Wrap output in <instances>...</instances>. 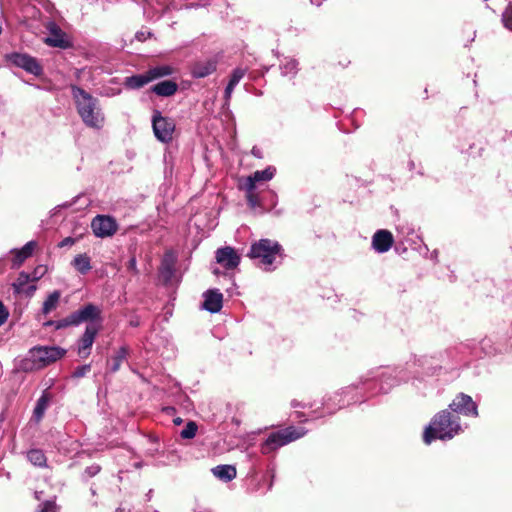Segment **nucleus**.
I'll return each instance as SVG.
<instances>
[{
    "label": "nucleus",
    "mask_w": 512,
    "mask_h": 512,
    "mask_svg": "<svg viewBox=\"0 0 512 512\" xmlns=\"http://www.w3.org/2000/svg\"><path fill=\"white\" fill-rule=\"evenodd\" d=\"M131 325H137L136 321L131 322Z\"/></svg>",
    "instance_id": "nucleus-51"
},
{
    "label": "nucleus",
    "mask_w": 512,
    "mask_h": 512,
    "mask_svg": "<svg viewBox=\"0 0 512 512\" xmlns=\"http://www.w3.org/2000/svg\"><path fill=\"white\" fill-rule=\"evenodd\" d=\"M174 71V68L170 65L155 66L147 70L151 78V81H154L162 77L170 76L174 73Z\"/></svg>",
    "instance_id": "nucleus-26"
},
{
    "label": "nucleus",
    "mask_w": 512,
    "mask_h": 512,
    "mask_svg": "<svg viewBox=\"0 0 512 512\" xmlns=\"http://www.w3.org/2000/svg\"><path fill=\"white\" fill-rule=\"evenodd\" d=\"M37 512H58V507L54 501L48 500L40 504Z\"/></svg>",
    "instance_id": "nucleus-35"
},
{
    "label": "nucleus",
    "mask_w": 512,
    "mask_h": 512,
    "mask_svg": "<svg viewBox=\"0 0 512 512\" xmlns=\"http://www.w3.org/2000/svg\"><path fill=\"white\" fill-rule=\"evenodd\" d=\"M68 326H74L73 323L70 322V315L64 319H61V320L55 322L56 329H61V328H65Z\"/></svg>",
    "instance_id": "nucleus-37"
},
{
    "label": "nucleus",
    "mask_w": 512,
    "mask_h": 512,
    "mask_svg": "<svg viewBox=\"0 0 512 512\" xmlns=\"http://www.w3.org/2000/svg\"><path fill=\"white\" fill-rule=\"evenodd\" d=\"M216 260L226 269H234L240 263V257L231 247L220 248L216 251Z\"/></svg>",
    "instance_id": "nucleus-12"
},
{
    "label": "nucleus",
    "mask_w": 512,
    "mask_h": 512,
    "mask_svg": "<svg viewBox=\"0 0 512 512\" xmlns=\"http://www.w3.org/2000/svg\"><path fill=\"white\" fill-rule=\"evenodd\" d=\"M131 325H137L136 321L131 322Z\"/></svg>",
    "instance_id": "nucleus-52"
},
{
    "label": "nucleus",
    "mask_w": 512,
    "mask_h": 512,
    "mask_svg": "<svg viewBox=\"0 0 512 512\" xmlns=\"http://www.w3.org/2000/svg\"><path fill=\"white\" fill-rule=\"evenodd\" d=\"M46 27L50 33V35L44 39L47 45L59 48L68 47L69 43L65 38V34L54 22H49Z\"/></svg>",
    "instance_id": "nucleus-13"
},
{
    "label": "nucleus",
    "mask_w": 512,
    "mask_h": 512,
    "mask_svg": "<svg viewBox=\"0 0 512 512\" xmlns=\"http://www.w3.org/2000/svg\"><path fill=\"white\" fill-rule=\"evenodd\" d=\"M66 351L56 346H40L34 347L29 351L31 360L37 367H44L61 359Z\"/></svg>",
    "instance_id": "nucleus-6"
},
{
    "label": "nucleus",
    "mask_w": 512,
    "mask_h": 512,
    "mask_svg": "<svg viewBox=\"0 0 512 512\" xmlns=\"http://www.w3.org/2000/svg\"><path fill=\"white\" fill-rule=\"evenodd\" d=\"M213 475L223 481H231L236 477V468L232 465H218L212 469Z\"/></svg>",
    "instance_id": "nucleus-23"
},
{
    "label": "nucleus",
    "mask_w": 512,
    "mask_h": 512,
    "mask_svg": "<svg viewBox=\"0 0 512 512\" xmlns=\"http://www.w3.org/2000/svg\"><path fill=\"white\" fill-rule=\"evenodd\" d=\"M71 91L77 112L84 124L90 128L101 129L104 125L105 117L98 99L75 85L71 86Z\"/></svg>",
    "instance_id": "nucleus-1"
},
{
    "label": "nucleus",
    "mask_w": 512,
    "mask_h": 512,
    "mask_svg": "<svg viewBox=\"0 0 512 512\" xmlns=\"http://www.w3.org/2000/svg\"><path fill=\"white\" fill-rule=\"evenodd\" d=\"M5 58L11 64L24 69L26 72L31 73L35 76H39L42 73V67L36 60V58L25 54L13 52L6 54Z\"/></svg>",
    "instance_id": "nucleus-7"
},
{
    "label": "nucleus",
    "mask_w": 512,
    "mask_h": 512,
    "mask_svg": "<svg viewBox=\"0 0 512 512\" xmlns=\"http://www.w3.org/2000/svg\"><path fill=\"white\" fill-rule=\"evenodd\" d=\"M178 90V85L172 80H164L155 84L151 91L158 96L170 97L174 95Z\"/></svg>",
    "instance_id": "nucleus-18"
},
{
    "label": "nucleus",
    "mask_w": 512,
    "mask_h": 512,
    "mask_svg": "<svg viewBox=\"0 0 512 512\" xmlns=\"http://www.w3.org/2000/svg\"><path fill=\"white\" fill-rule=\"evenodd\" d=\"M61 293L59 291L52 292L43 303L42 312L47 315L54 310L59 302Z\"/></svg>",
    "instance_id": "nucleus-28"
},
{
    "label": "nucleus",
    "mask_w": 512,
    "mask_h": 512,
    "mask_svg": "<svg viewBox=\"0 0 512 512\" xmlns=\"http://www.w3.org/2000/svg\"><path fill=\"white\" fill-rule=\"evenodd\" d=\"M173 422H174L175 425H180L182 423V419L178 417V418H175L173 420Z\"/></svg>",
    "instance_id": "nucleus-46"
},
{
    "label": "nucleus",
    "mask_w": 512,
    "mask_h": 512,
    "mask_svg": "<svg viewBox=\"0 0 512 512\" xmlns=\"http://www.w3.org/2000/svg\"><path fill=\"white\" fill-rule=\"evenodd\" d=\"M302 428L288 427L271 433L265 442L261 445L262 454H269L272 451L282 447L292 441H295L305 435Z\"/></svg>",
    "instance_id": "nucleus-4"
},
{
    "label": "nucleus",
    "mask_w": 512,
    "mask_h": 512,
    "mask_svg": "<svg viewBox=\"0 0 512 512\" xmlns=\"http://www.w3.org/2000/svg\"><path fill=\"white\" fill-rule=\"evenodd\" d=\"M398 231L403 234L405 237L406 236H409L411 233L414 232L413 228L409 227V226H405V225H402V226H398Z\"/></svg>",
    "instance_id": "nucleus-41"
},
{
    "label": "nucleus",
    "mask_w": 512,
    "mask_h": 512,
    "mask_svg": "<svg viewBox=\"0 0 512 512\" xmlns=\"http://www.w3.org/2000/svg\"><path fill=\"white\" fill-rule=\"evenodd\" d=\"M127 355H128L127 347H124V346L121 347L117 351L116 355L111 360L110 371L113 373L118 371L119 368L121 367L122 363L126 359Z\"/></svg>",
    "instance_id": "nucleus-29"
},
{
    "label": "nucleus",
    "mask_w": 512,
    "mask_h": 512,
    "mask_svg": "<svg viewBox=\"0 0 512 512\" xmlns=\"http://www.w3.org/2000/svg\"><path fill=\"white\" fill-rule=\"evenodd\" d=\"M459 417L448 410L437 413L426 427L423 440L430 444L434 439L450 440L462 431Z\"/></svg>",
    "instance_id": "nucleus-2"
},
{
    "label": "nucleus",
    "mask_w": 512,
    "mask_h": 512,
    "mask_svg": "<svg viewBox=\"0 0 512 512\" xmlns=\"http://www.w3.org/2000/svg\"><path fill=\"white\" fill-rule=\"evenodd\" d=\"M292 406H293V407H297V406H300V404H299V403H297V402L294 400V401L292 402Z\"/></svg>",
    "instance_id": "nucleus-48"
},
{
    "label": "nucleus",
    "mask_w": 512,
    "mask_h": 512,
    "mask_svg": "<svg viewBox=\"0 0 512 512\" xmlns=\"http://www.w3.org/2000/svg\"><path fill=\"white\" fill-rule=\"evenodd\" d=\"M100 330V324L90 323L86 326L82 337L78 341L77 353L81 358H87L91 353L92 345Z\"/></svg>",
    "instance_id": "nucleus-9"
},
{
    "label": "nucleus",
    "mask_w": 512,
    "mask_h": 512,
    "mask_svg": "<svg viewBox=\"0 0 512 512\" xmlns=\"http://www.w3.org/2000/svg\"><path fill=\"white\" fill-rule=\"evenodd\" d=\"M173 410H174V408H173V407H167V408L165 409V411H166L167 413H170V412H172Z\"/></svg>",
    "instance_id": "nucleus-47"
},
{
    "label": "nucleus",
    "mask_w": 512,
    "mask_h": 512,
    "mask_svg": "<svg viewBox=\"0 0 512 512\" xmlns=\"http://www.w3.org/2000/svg\"><path fill=\"white\" fill-rule=\"evenodd\" d=\"M197 425L195 422L190 421L186 424L185 428L181 431L180 436L183 439H192L195 437L197 432Z\"/></svg>",
    "instance_id": "nucleus-32"
},
{
    "label": "nucleus",
    "mask_w": 512,
    "mask_h": 512,
    "mask_svg": "<svg viewBox=\"0 0 512 512\" xmlns=\"http://www.w3.org/2000/svg\"><path fill=\"white\" fill-rule=\"evenodd\" d=\"M150 82H152L151 78H150L148 72L146 71L145 73H142V74H137V75H133L130 77H126L124 84L127 88L139 89Z\"/></svg>",
    "instance_id": "nucleus-22"
},
{
    "label": "nucleus",
    "mask_w": 512,
    "mask_h": 512,
    "mask_svg": "<svg viewBox=\"0 0 512 512\" xmlns=\"http://www.w3.org/2000/svg\"><path fill=\"white\" fill-rule=\"evenodd\" d=\"M381 390H382L383 392H387V390H388V389H387V388H385V387H383V385H382V386H381Z\"/></svg>",
    "instance_id": "nucleus-50"
},
{
    "label": "nucleus",
    "mask_w": 512,
    "mask_h": 512,
    "mask_svg": "<svg viewBox=\"0 0 512 512\" xmlns=\"http://www.w3.org/2000/svg\"><path fill=\"white\" fill-rule=\"evenodd\" d=\"M40 494H41V492H36V493H35V497H36V499H38V500L40 499Z\"/></svg>",
    "instance_id": "nucleus-49"
},
{
    "label": "nucleus",
    "mask_w": 512,
    "mask_h": 512,
    "mask_svg": "<svg viewBox=\"0 0 512 512\" xmlns=\"http://www.w3.org/2000/svg\"><path fill=\"white\" fill-rule=\"evenodd\" d=\"M176 262V257L173 252H166L160 266V273L165 280H170Z\"/></svg>",
    "instance_id": "nucleus-20"
},
{
    "label": "nucleus",
    "mask_w": 512,
    "mask_h": 512,
    "mask_svg": "<svg viewBox=\"0 0 512 512\" xmlns=\"http://www.w3.org/2000/svg\"><path fill=\"white\" fill-rule=\"evenodd\" d=\"M152 128L158 141L170 143L173 140L176 123L172 118L165 117L160 111L156 110L152 116Z\"/></svg>",
    "instance_id": "nucleus-5"
},
{
    "label": "nucleus",
    "mask_w": 512,
    "mask_h": 512,
    "mask_svg": "<svg viewBox=\"0 0 512 512\" xmlns=\"http://www.w3.org/2000/svg\"><path fill=\"white\" fill-rule=\"evenodd\" d=\"M74 268L81 274H86L91 270L90 258L86 254L77 255L73 262Z\"/></svg>",
    "instance_id": "nucleus-27"
},
{
    "label": "nucleus",
    "mask_w": 512,
    "mask_h": 512,
    "mask_svg": "<svg viewBox=\"0 0 512 512\" xmlns=\"http://www.w3.org/2000/svg\"><path fill=\"white\" fill-rule=\"evenodd\" d=\"M217 61L213 59L200 60L193 64L191 74L194 78H204L216 71Z\"/></svg>",
    "instance_id": "nucleus-15"
},
{
    "label": "nucleus",
    "mask_w": 512,
    "mask_h": 512,
    "mask_svg": "<svg viewBox=\"0 0 512 512\" xmlns=\"http://www.w3.org/2000/svg\"><path fill=\"white\" fill-rule=\"evenodd\" d=\"M101 315V309L94 304H87L82 308L76 310L75 312L70 314V322L73 323L74 326H78L83 322H92L95 320H99Z\"/></svg>",
    "instance_id": "nucleus-11"
},
{
    "label": "nucleus",
    "mask_w": 512,
    "mask_h": 512,
    "mask_svg": "<svg viewBox=\"0 0 512 512\" xmlns=\"http://www.w3.org/2000/svg\"><path fill=\"white\" fill-rule=\"evenodd\" d=\"M279 67L281 75L285 77H294L298 72V62L293 58L285 57Z\"/></svg>",
    "instance_id": "nucleus-24"
},
{
    "label": "nucleus",
    "mask_w": 512,
    "mask_h": 512,
    "mask_svg": "<svg viewBox=\"0 0 512 512\" xmlns=\"http://www.w3.org/2000/svg\"><path fill=\"white\" fill-rule=\"evenodd\" d=\"M100 472V466L99 465H91L85 469V473L88 475V477H93L97 475Z\"/></svg>",
    "instance_id": "nucleus-39"
},
{
    "label": "nucleus",
    "mask_w": 512,
    "mask_h": 512,
    "mask_svg": "<svg viewBox=\"0 0 512 512\" xmlns=\"http://www.w3.org/2000/svg\"><path fill=\"white\" fill-rule=\"evenodd\" d=\"M393 245V236L388 230H378L372 237V247L378 253L387 252Z\"/></svg>",
    "instance_id": "nucleus-14"
},
{
    "label": "nucleus",
    "mask_w": 512,
    "mask_h": 512,
    "mask_svg": "<svg viewBox=\"0 0 512 512\" xmlns=\"http://www.w3.org/2000/svg\"><path fill=\"white\" fill-rule=\"evenodd\" d=\"M245 74H246V69H243V68H240V67L234 69L232 74H231V77H230V80H229L228 83L231 84V85L237 86L238 83L245 76Z\"/></svg>",
    "instance_id": "nucleus-33"
},
{
    "label": "nucleus",
    "mask_w": 512,
    "mask_h": 512,
    "mask_svg": "<svg viewBox=\"0 0 512 512\" xmlns=\"http://www.w3.org/2000/svg\"><path fill=\"white\" fill-rule=\"evenodd\" d=\"M9 313L3 303L0 301V326H2L8 319Z\"/></svg>",
    "instance_id": "nucleus-38"
},
{
    "label": "nucleus",
    "mask_w": 512,
    "mask_h": 512,
    "mask_svg": "<svg viewBox=\"0 0 512 512\" xmlns=\"http://www.w3.org/2000/svg\"><path fill=\"white\" fill-rule=\"evenodd\" d=\"M276 173V168L268 166L264 170H257L245 179L244 184L249 185L250 188H256V183L270 181Z\"/></svg>",
    "instance_id": "nucleus-17"
},
{
    "label": "nucleus",
    "mask_w": 512,
    "mask_h": 512,
    "mask_svg": "<svg viewBox=\"0 0 512 512\" xmlns=\"http://www.w3.org/2000/svg\"><path fill=\"white\" fill-rule=\"evenodd\" d=\"M51 396L47 391H44L41 397L37 400L36 406L33 411V416L36 421H40L49 405Z\"/></svg>",
    "instance_id": "nucleus-25"
},
{
    "label": "nucleus",
    "mask_w": 512,
    "mask_h": 512,
    "mask_svg": "<svg viewBox=\"0 0 512 512\" xmlns=\"http://www.w3.org/2000/svg\"><path fill=\"white\" fill-rule=\"evenodd\" d=\"M30 281H32L30 274H28L26 272H21L19 274L17 280L14 282L13 287H14L15 291L18 293L26 292L28 295H32L36 290V286L30 285L26 288V285Z\"/></svg>",
    "instance_id": "nucleus-21"
},
{
    "label": "nucleus",
    "mask_w": 512,
    "mask_h": 512,
    "mask_svg": "<svg viewBox=\"0 0 512 512\" xmlns=\"http://www.w3.org/2000/svg\"><path fill=\"white\" fill-rule=\"evenodd\" d=\"M35 247L36 242L29 241L21 249L13 250V267H19L27 258H29L32 255V252Z\"/></svg>",
    "instance_id": "nucleus-19"
},
{
    "label": "nucleus",
    "mask_w": 512,
    "mask_h": 512,
    "mask_svg": "<svg viewBox=\"0 0 512 512\" xmlns=\"http://www.w3.org/2000/svg\"><path fill=\"white\" fill-rule=\"evenodd\" d=\"M43 272H44V269L42 267L36 268L33 273V276L31 277L32 281H36L39 277H41Z\"/></svg>",
    "instance_id": "nucleus-44"
},
{
    "label": "nucleus",
    "mask_w": 512,
    "mask_h": 512,
    "mask_svg": "<svg viewBox=\"0 0 512 512\" xmlns=\"http://www.w3.org/2000/svg\"><path fill=\"white\" fill-rule=\"evenodd\" d=\"M252 154L258 158H261L260 150L256 147L252 149Z\"/></svg>",
    "instance_id": "nucleus-45"
},
{
    "label": "nucleus",
    "mask_w": 512,
    "mask_h": 512,
    "mask_svg": "<svg viewBox=\"0 0 512 512\" xmlns=\"http://www.w3.org/2000/svg\"><path fill=\"white\" fill-rule=\"evenodd\" d=\"M91 228L97 237L105 238L112 236L117 231L116 221L106 215H97L91 223Z\"/></svg>",
    "instance_id": "nucleus-10"
},
{
    "label": "nucleus",
    "mask_w": 512,
    "mask_h": 512,
    "mask_svg": "<svg viewBox=\"0 0 512 512\" xmlns=\"http://www.w3.org/2000/svg\"><path fill=\"white\" fill-rule=\"evenodd\" d=\"M223 295L218 290H209L204 293L203 308L211 313H217L221 310Z\"/></svg>",
    "instance_id": "nucleus-16"
},
{
    "label": "nucleus",
    "mask_w": 512,
    "mask_h": 512,
    "mask_svg": "<svg viewBox=\"0 0 512 512\" xmlns=\"http://www.w3.org/2000/svg\"><path fill=\"white\" fill-rule=\"evenodd\" d=\"M75 243V239L72 237H66L64 238L60 243L59 247H67L72 246Z\"/></svg>",
    "instance_id": "nucleus-42"
},
{
    "label": "nucleus",
    "mask_w": 512,
    "mask_h": 512,
    "mask_svg": "<svg viewBox=\"0 0 512 512\" xmlns=\"http://www.w3.org/2000/svg\"><path fill=\"white\" fill-rule=\"evenodd\" d=\"M236 86L234 85H231L228 83V85L226 86L225 88V92H224V98H225V101L226 103H228L231 99V96H232V93H233V90Z\"/></svg>",
    "instance_id": "nucleus-40"
},
{
    "label": "nucleus",
    "mask_w": 512,
    "mask_h": 512,
    "mask_svg": "<svg viewBox=\"0 0 512 512\" xmlns=\"http://www.w3.org/2000/svg\"><path fill=\"white\" fill-rule=\"evenodd\" d=\"M246 191V200L249 206L253 209L261 206V201L258 194L255 192V188H250L249 185L244 184Z\"/></svg>",
    "instance_id": "nucleus-31"
},
{
    "label": "nucleus",
    "mask_w": 512,
    "mask_h": 512,
    "mask_svg": "<svg viewBox=\"0 0 512 512\" xmlns=\"http://www.w3.org/2000/svg\"><path fill=\"white\" fill-rule=\"evenodd\" d=\"M128 269L133 271L135 274L138 273V269H137V262H136V258L135 257H132L129 261H128Z\"/></svg>",
    "instance_id": "nucleus-43"
},
{
    "label": "nucleus",
    "mask_w": 512,
    "mask_h": 512,
    "mask_svg": "<svg viewBox=\"0 0 512 512\" xmlns=\"http://www.w3.org/2000/svg\"><path fill=\"white\" fill-rule=\"evenodd\" d=\"M91 366L90 364H85L82 366L77 367L73 372V377L75 378H81L85 376L88 372H90Z\"/></svg>",
    "instance_id": "nucleus-36"
},
{
    "label": "nucleus",
    "mask_w": 512,
    "mask_h": 512,
    "mask_svg": "<svg viewBox=\"0 0 512 512\" xmlns=\"http://www.w3.org/2000/svg\"><path fill=\"white\" fill-rule=\"evenodd\" d=\"M502 21L507 29L512 30V4H510L504 11Z\"/></svg>",
    "instance_id": "nucleus-34"
},
{
    "label": "nucleus",
    "mask_w": 512,
    "mask_h": 512,
    "mask_svg": "<svg viewBox=\"0 0 512 512\" xmlns=\"http://www.w3.org/2000/svg\"><path fill=\"white\" fill-rule=\"evenodd\" d=\"M449 409L465 416H478V409L473 399L464 393H459L449 404Z\"/></svg>",
    "instance_id": "nucleus-8"
},
{
    "label": "nucleus",
    "mask_w": 512,
    "mask_h": 512,
    "mask_svg": "<svg viewBox=\"0 0 512 512\" xmlns=\"http://www.w3.org/2000/svg\"><path fill=\"white\" fill-rule=\"evenodd\" d=\"M28 460L35 466H46V457L39 449H32L27 453Z\"/></svg>",
    "instance_id": "nucleus-30"
},
{
    "label": "nucleus",
    "mask_w": 512,
    "mask_h": 512,
    "mask_svg": "<svg viewBox=\"0 0 512 512\" xmlns=\"http://www.w3.org/2000/svg\"><path fill=\"white\" fill-rule=\"evenodd\" d=\"M282 246L271 239H260L251 245L248 256L256 260V264L264 270H272L271 266L277 257L282 256Z\"/></svg>",
    "instance_id": "nucleus-3"
}]
</instances>
